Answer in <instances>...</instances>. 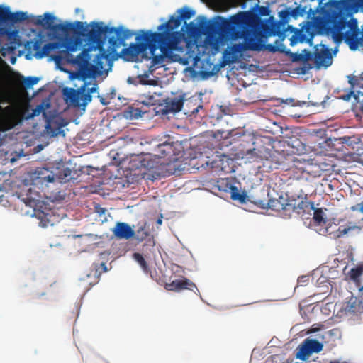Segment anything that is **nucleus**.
Listing matches in <instances>:
<instances>
[{
    "mask_svg": "<svg viewBox=\"0 0 363 363\" xmlns=\"http://www.w3.org/2000/svg\"><path fill=\"white\" fill-rule=\"evenodd\" d=\"M48 30L65 35L63 40L65 50L52 56L57 62L65 60L77 65L83 79L95 77L104 68L102 60H108L110 55L116 54L117 49L125 46V40L133 35V32L123 26L109 27L104 22H91V28L84 23H62L55 24L56 18L45 13Z\"/></svg>",
    "mask_w": 363,
    "mask_h": 363,
    "instance_id": "nucleus-1",
    "label": "nucleus"
},
{
    "mask_svg": "<svg viewBox=\"0 0 363 363\" xmlns=\"http://www.w3.org/2000/svg\"><path fill=\"white\" fill-rule=\"evenodd\" d=\"M347 25V21L345 16L333 12L327 13L323 17L317 18L314 24L311 21H306L300 29L288 26L287 30L294 32L289 39L290 45L294 46L298 43H307L311 46L313 38L315 35V26L320 33L331 35L335 43H341L345 37L342 30L345 28Z\"/></svg>",
    "mask_w": 363,
    "mask_h": 363,
    "instance_id": "nucleus-2",
    "label": "nucleus"
},
{
    "mask_svg": "<svg viewBox=\"0 0 363 363\" xmlns=\"http://www.w3.org/2000/svg\"><path fill=\"white\" fill-rule=\"evenodd\" d=\"M206 30L209 35L218 36L221 41L243 39L242 43L229 46L237 57L245 50H255L258 48L256 40L258 35L242 26H237L230 17L227 19L218 16L207 26Z\"/></svg>",
    "mask_w": 363,
    "mask_h": 363,
    "instance_id": "nucleus-3",
    "label": "nucleus"
},
{
    "mask_svg": "<svg viewBox=\"0 0 363 363\" xmlns=\"http://www.w3.org/2000/svg\"><path fill=\"white\" fill-rule=\"evenodd\" d=\"M182 21L179 16H172L169 21L157 27L159 32H152L153 40L163 53H168L178 49L181 40V33L174 31L181 25Z\"/></svg>",
    "mask_w": 363,
    "mask_h": 363,
    "instance_id": "nucleus-4",
    "label": "nucleus"
},
{
    "mask_svg": "<svg viewBox=\"0 0 363 363\" xmlns=\"http://www.w3.org/2000/svg\"><path fill=\"white\" fill-rule=\"evenodd\" d=\"M270 12L268 6H257L255 11H240L230 18L237 26H242L259 36L262 35L263 26L269 21V18L262 20L261 17L269 16Z\"/></svg>",
    "mask_w": 363,
    "mask_h": 363,
    "instance_id": "nucleus-5",
    "label": "nucleus"
},
{
    "mask_svg": "<svg viewBox=\"0 0 363 363\" xmlns=\"http://www.w3.org/2000/svg\"><path fill=\"white\" fill-rule=\"evenodd\" d=\"M90 83L84 82L80 87H65L62 89V95L66 103L76 108H82L85 110L86 106L92 100V94L98 93V84L94 83L91 87H89Z\"/></svg>",
    "mask_w": 363,
    "mask_h": 363,
    "instance_id": "nucleus-6",
    "label": "nucleus"
},
{
    "mask_svg": "<svg viewBox=\"0 0 363 363\" xmlns=\"http://www.w3.org/2000/svg\"><path fill=\"white\" fill-rule=\"evenodd\" d=\"M136 43H131L128 48H123L121 54L124 59L132 60L139 54L145 52L147 50L150 52L160 49L155 40L151 35V30H141L135 38Z\"/></svg>",
    "mask_w": 363,
    "mask_h": 363,
    "instance_id": "nucleus-7",
    "label": "nucleus"
},
{
    "mask_svg": "<svg viewBox=\"0 0 363 363\" xmlns=\"http://www.w3.org/2000/svg\"><path fill=\"white\" fill-rule=\"evenodd\" d=\"M28 16L26 12H11L9 6L0 5V36L7 35L9 37L16 35L17 31H9L4 26L13 25L14 23L27 20Z\"/></svg>",
    "mask_w": 363,
    "mask_h": 363,
    "instance_id": "nucleus-8",
    "label": "nucleus"
},
{
    "mask_svg": "<svg viewBox=\"0 0 363 363\" xmlns=\"http://www.w3.org/2000/svg\"><path fill=\"white\" fill-rule=\"evenodd\" d=\"M0 131L11 130L22 121V113L16 106H0Z\"/></svg>",
    "mask_w": 363,
    "mask_h": 363,
    "instance_id": "nucleus-9",
    "label": "nucleus"
},
{
    "mask_svg": "<svg viewBox=\"0 0 363 363\" xmlns=\"http://www.w3.org/2000/svg\"><path fill=\"white\" fill-rule=\"evenodd\" d=\"M242 145H239L238 152L233 154L235 159H244L247 162L256 163L257 164L259 161H262V157H264L266 155V147H261L259 148H252L244 150L240 148Z\"/></svg>",
    "mask_w": 363,
    "mask_h": 363,
    "instance_id": "nucleus-10",
    "label": "nucleus"
},
{
    "mask_svg": "<svg viewBox=\"0 0 363 363\" xmlns=\"http://www.w3.org/2000/svg\"><path fill=\"white\" fill-rule=\"evenodd\" d=\"M313 59L318 67H328L331 65L333 59L332 55L328 48L323 45L319 44L314 47L313 53Z\"/></svg>",
    "mask_w": 363,
    "mask_h": 363,
    "instance_id": "nucleus-11",
    "label": "nucleus"
},
{
    "mask_svg": "<svg viewBox=\"0 0 363 363\" xmlns=\"http://www.w3.org/2000/svg\"><path fill=\"white\" fill-rule=\"evenodd\" d=\"M323 345L317 340L306 339L301 345L297 357L304 360L306 357L313 352H319L323 350Z\"/></svg>",
    "mask_w": 363,
    "mask_h": 363,
    "instance_id": "nucleus-12",
    "label": "nucleus"
},
{
    "mask_svg": "<svg viewBox=\"0 0 363 363\" xmlns=\"http://www.w3.org/2000/svg\"><path fill=\"white\" fill-rule=\"evenodd\" d=\"M269 21L267 23V26H263L264 29H262V34L283 37L286 31L285 24L280 21H274L273 16H269Z\"/></svg>",
    "mask_w": 363,
    "mask_h": 363,
    "instance_id": "nucleus-13",
    "label": "nucleus"
},
{
    "mask_svg": "<svg viewBox=\"0 0 363 363\" xmlns=\"http://www.w3.org/2000/svg\"><path fill=\"white\" fill-rule=\"evenodd\" d=\"M165 289L172 291H181L182 290L198 291L196 284L187 278L183 277L182 279H176L170 283H166Z\"/></svg>",
    "mask_w": 363,
    "mask_h": 363,
    "instance_id": "nucleus-14",
    "label": "nucleus"
},
{
    "mask_svg": "<svg viewBox=\"0 0 363 363\" xmlns=\"http://www.w3.org/2000/svg\"><path fill=\"white\" fill-rule=\"evenodd\" d=\"M279 164L274 159L271 152L266 148V155H264V157H262V161L259 162L256 168L261 173L269 172L274 169H277Z\"/></svg>",
    "mask_w": 363,
    "mask_h": 363,
    "instance_id": "nucleus-15",
    "label": "nucleus"
},
{
    "mask_svg": "<svg viewBox=\"0 0 363 363\" xmlns=\"http://www.w3.org/2000/svg\"><path fill=\"white\" fill-rule=\"evenodd\" d=\"M113 235L118 239L129 240L135 235V231L125 223L118 222L112 230Z\"/></svg>",
    "mask_w": 363,
    "mask_h": 363,
    "instance_id": "nucleus-16",
    "label": "nucleus"
},
{
    "mask_svg": "<svg viewBox=\"0 0 363 363\" xmlns=\"http://www.w3.org/2000/svg\"><path fill=\"white\" fill-rule=\"evenodd\" d=\"M359 33V29L357 28L352 33H347L345 36V42L349 45L352 50H356L359 45L363 44V33L359 38H358Z\"/></svg>",
    "mask_w": 363,
    "mask_h": 363,
    "instance_id": "nucleus-17",
    "label": "nucleus"
},
{
    "mask_svg": "<svg viewBox=\"0 0 363 363\" xmlns=\"http://www.w3.org/2000/svg\"><path fill=\"white\" fill-rule=\"evenodd\" d=\"M284 201L281 215L285 218H291L294 213L298 215V201L296 199H289Z\"/></svg>",
    "mask_w": 363,
    "mask_h": 363,
    "instance_id": "nucleus-18",
    "label": "nucleus"
},
{
    "mask_svg": "<svg viewBox=\"0 0 363 363\" xmlns=\"http://www.w3.org/2000/svg\"><path fill=\"white\" fill-rule=\"evenodd\" d=\"M184 104L182 98H174L172 99H167L165 103L164 112L168 113H177L182 110Z\"/></svg>",
    "mask_w": 363,
    "mask_h": 363,
    "instance_id": "nucleus-19",
    "label": "nucleus"
},
{
    "mask_svg": "<svg viewBox=\"0 0 363 363\" xmlns=\"http://www.w3.org/2000/svg\"><path fill=\"white\" fill-rule=\"evenodd\" d=\"M335 157L332 155H325L324 157L317 160L320 168L324 173H330L334 171L335 164Z\"/></svg>",
    "mask_w": 363,
    "mask_h": 363,
    "instance_id": "nucleus-20",
    "label": "nucleus"
},
{
    "mask_svg": "<svg viewBox=\"0 0 363 363\" xmlns=\"http://www.w3.org/2000/svg\"><path fill=\"white\" fill-rule=\"evenodd\" d=\"M174 153L173 144L164 142L159 144L155 149L154 155L158 158H164Z\"/></svg>",
    "mask_w": 363,
    "mask_h": 363,
    "instance_id": "nucleus-21",
    "label": "nucleus"
},
{
    "mask_svg": "<svg viewBox=\"0 0 363 363\" xmlns=\"http://www.w3.org/2000/svg\"><path fill=\"white\" fill-rule=\"evenodd\" d=\"M41 196L38 192L33 191L30 188L28 190L26 197L22 199L23 201L27 206L35 208L40 203Z\"/></svg>",
    "mask_w": 363,
    "mask_h": 363,
    "instance_id": "nucleus-22",
    "label": "nucleus"
},
{
    "mask_svg": "<svg viewBox=\"0 0 363 363\" xmlns=\"http://www.w3.org/2000/svg\"><path fill=\"white\" fill-rule=\"evenodd\" d=\"M61 48H64L63 43H60L58 42L48 43L44 45L40 52H35L34 54L36 58L40 59L45 56H48L49 53L55 50H59Z\"/></svg>",
    "mask_w": 363,
    "mask_h": 363,
    "instance_id": "nucleus-23",
    "label": "nucleus"
},
{
    "mask_svg": "<svg viewBox=\"0 0 363 363\" xmlns=\"http://www.w3.org/2000/svg\"><path fill=\"white\" fill-rule=\"evenodd\" d=\"M149 74L147 72L143 74H139L136 78L129 77L128 82L129 84H140L143 85H155L156 81L153 79H149Z\"/></svg>",
    "mask_w": 363,
    "mask_h": 363,
    "instance_id": "nucleus-24",
    "label": "nucleus"
},
{
    "mask_svg": "<svg viewBox=\"0 0 363 363\" xmlns=\"http://www.w3.org/2000/svg\"><path fill=\"white\" fill-rule=\"evenodd\" d=\"M314 203L308 201H298V215H303L304 213H311L314 210Z\"/></svg>",
    "mask_w": 363,
    "mask_h": 363,
    "instance_id": "nucleus-25",
    "label": "nucleus"
},
{
    "mask_svg": "<svg viewBox=\"0 0 363 363\" xmlns=\"http://www.w3.org/2000/svg\"><path fill=\"white\" fill-rule=\"evenodd\" d=\"M305 172L313 177H319L324 173L317 160L306 167Z\"/></svg>",
    "mask_w": 363,
    "mask_h": 363,
    "instance_id": "nucleus-26",
    "label": "nucleus"
},
{
    "mask_svg": "<svg viewBox=\"0 0 363 363\" xmlns=\"http://www.w3.org/2000/svg\"><path fill=\"white\" fill-rule=\"evenodd\" d=\"M39 81V78L36 77H28L25 78L23 76L18 74L16 83V84H23L26 87L30 88L34 84H36Z\"/></svg>",
    "mask_w": 363,
    "mask_h": 363,
    "instance_id": "nucleus-27",
    "label": "nucleus"
},
{
    "mask_svg": "<svg viewBox=\"0 0 363 363\" xmlns=\"http://www.w3.org/2000/svg\"><path fill=\"white\" fill-rule=\"evenodd\" d=\"M160 52L159 54H155V51L154 50L152 52L150 51V58L152 59L151 64L152 66L160 67H162L163 65V62L164 61V55L167 53H163L160 49H159Z\"/></svg>",
    "mask_w": 363,
    "mask_h": 363,
    "instance_id": "nucleus-28",
    "label": "nucleus"
},
{
    "mask_svg": "<svg viewBox=\"0 0 363 363\" xmlns=\"http://www.w3.org/2000/svg\"><path fill=\"white\" fill-rule=\"evenodd\" d=\"M223 60L222 65L225 66L227 65H230L233 63L237 60V55H234L232 50L228 46L223 53Z\"/></svg>",
    "mask_w": 363,
    "mask_h": 363,
    "instance_id": "nucleus-29",
    "label": "nucleus"
},
{
    "mask_svg": "<svg viewBox=\"0 0 363 363\" xmlns=\"http://www.w3.org/2000/svg\"><path fill=\"white\" fill-rule=\"evenodd\" d=\"M294 61L308 62L313 60V53L304 49L301 53H296L294 56Z\"/></svg>",
    "mask_w": 363,
    "mask_h": 363,
    "instance_id": "nucleus-30",
    "label": "nucleus"
},
{
    "mask_svg": "<svg viewBox=\"0 0 363 363\" xmlns=\"http://www.w3.org/2000/svg\"><path fill=\"white\" fill-rule=\"evenodd\" d=\"M312 211L313 212V219L315 224L320 225L326 223V220L324 218V213L321 208L315 209L314 208V210Z\"/></svg>",
    "mask_w": 363,
    "mask_h": 363,
    "instance_id": "nucleus-31",
    "label": "nucleus"
},
{
    "mask_svg": "<svg viewBox=\"0 0 363 363\" xmlns=\"http://www.w3.org/2000/svg\"><path fill=\"white\" fill-rule=\"evenodd\" d=\"M149 236V232L145 228V226L140 227L135 232L133 238L138 242H143Z\"/></svg>",
    "mask_w": 363,
    "mask_h": 363,
    "instance_id": "nucleus-32",
    "label": "nucleus"
},
{
    "mask_svg": "<svg viewBox=\"0 0 363 363\" xmlns=\"http://www.w3.org/2000/svg\"><path fill=\"white\" fill-rule=\"evenodd\" d=\"M229 189L230 190L231 199L235 201H239L240 202H244L245 200V194H240L238 191V189L236 186L233 185H230Z\"/></svg>",
    "mask_w": 363,
    "mask_h": 363,
    "instance_id": "nucleus-33",
    "label": "nucleus"
},
{
    "mask_svg": "<svg viewBox=\"0 0 363 363\" xmlns=\"http://www.w3.org/2000/svg\"><path fill=\"white\" fill-rule=\"evenodd\" d=\"M284 203V202L278 199H269L267 205L268 208L281 213Z\"/></svg>",
    "mask_w": 363,
    "mask_h": 363,
    "instance_id": "nucleus-34",
    "label": "nucleus"
},
{
    "mask_svg": "<svg viewBox=\"0 0 363 363\" xmlns=\"http://www.w3.org/2000/svg\"><path fill=\"white\" fill-rule=\"evenodd\" d=\"M133 257L145 272H148V265L141 254L135 252Z\"/></svg>",
    "mask_w": 363,
    "mask_h": 363,
    "instance_id": "nucleus-35",
    "label": "nucleus"
},
{
    "mask_svg": "<svg viewBox=\"0 0 363 363\" xmlns=\"http://www.w3.org/2000/svg\"><path fill=\"white\" fill-rule=\"evenodd\" d=\"M179 12L180 13L179 18H180L181 21L190 19L195 14L193 10L188 8L181 9L179 10Z\"/></svg>",
    "mask_w": 363,
    "mask_h": 363,
    "instance_id": "nucleus-36",
    "label": "nucleus"
},
{
    "mask_svg": "<svg viewBox=\"0 0 363 363\" xmlns=\"http://www.w3.org/2000/svg\"><path fill=\"white\" fill-rule=\"evenodd\" d=\"M94 274V275L96 277V279H98L101 274L102 272H107V267L106 263L102 262L99 265L98 264H93Z\"/></svg>",
    "mask_w": 363,
    "mask_h": 363,
    "instance_id": "nucleus-37",
    "label": "nucleus"
},
{
    "mask_svg": "<svg viewBox=\"0 0 363 363\" xmlns=\"http://www.w3.org/2000/svg\"><path fill=\"white\" fill-rule=\"evenodd\" d=\"M42 41L40 39H37L34 41H30L28 43V46L29 50H33L35 52H40L42 50Z\"/></svg>",
    "mask_w": 363,
    "mask_h": 363,
    "instance_id": "nucleus-38",
    "label": "nucleus"
},
{
    "mask_svg": "<svg viewBox=\"0 0 363 363\" xmlns=\"http://www.w3.org/2000/svg\"><path fill=\"white\" fill-rule=\"evenodd\" d=\"M31 22H33L36 26H41L48 29L47 19L45 18V16L43 17L42 16L33 17Z\"/></svg>",
    "mask_w": 363,
    "mask_h": 363,
    "instance_id": "nucleus-39",
    "label": "nucleus"
},
{
    "mask_svg": "<svg viewBox=\"0 0 363 363\" xmlns=\"http://www.w3.org/2000/svg\"><path fill=\"white\" fill-rule=\"evenodd\" d=\"M347 78H348V82L350 84V90L354 91L356 87L361 86L359 79H358L357 77L353 76V75H349V76H347Z\"/></svg>",
    "mask_w": 363,
    "mask_h": 363,
    "instance_id": "nucleus-40",
    "label": "nucleus"
},
{
    "mask_svg": "<svg viewBox=\"0 0 363 363\" xmlns=\"http://www.w3.org/2000/svg\"><path fill=\"white\" fill-rule=\"evenodd\" d=\"M354 99L359 104V108L363 113V91H356Z\"/></svg>",
    "mask_w": 363,
    "mask_h": 363,
    "instance_id": "nucleus-41",
    "label": "nucleus"
},
{
    "mask_svg": "<svg viewBox=\"0 0 363 363\" xmlns=\"http://www.w3.org/2000/svg\"><path fill=\"white\" fill-rule=\"evenodd\" d=\"M44 174H46L44 183L52 182L55 180V177L52 172L50 171L48 168H44Z\"/></svg>",
    "mask_w": 363,
    "mask_h": 363,
    "instance_id": "nucleus-42",
    "label": "nucleus"
},
{
    "mask_svg": "<svg viewBox=\"0 0 363 363\" xmlns=\"http://www.w3.org/2000/svg\"><path fill=\"white\" fill-rule=\"evenodd\" d=\"M44 110L43 106L42 104L38 105L35 108L32 110V113L28 117V118H33L34 116L40 115L41 112Z\"/></svg>",
    "mask_w": 363,
    "mask_h": 363,
    "instance_id": "nucleus-43",
    "label": "nucleus"
},
{
    "mask_svg": "<svg viewBox=\"0 0 363 363\" xmlns=\"http://www.w3.org/2000/svg\"><path fill=\"white\" fill-rule=\"evenodd\" d=\"M362 272V269L361 268H353L350 271V277L353 279H356L359 278Z\"/></svg>",
    "mask_w": 363,
    "mask_h": 363,
    "instance_id": "nucleus-44",
    "label": "nucleus"
},
{
    "mask_svg": "<svg viewBox=\"0 0 363 363\" xmlns=\"http://www.w3.org/2000/svg\"><path fill=\"white\" fill-rule=\"evenodd\" d=\"M355 94H356V91L350 90L347 94L341 95L340 96V99H342L343 101H347L351 99L352 96H353L354 98Z\"/></svg>",
    "mask_w": 363,
    "mask_h": 363,
    "instance_id": "nucleus-45",
    "label": "nucleus"
},
{
    "mask_svg": "<svg viewBox=\"0 0 363 363\" xmlns=\"http://www.w3.org/2000/svg\"><path fill=\"white\" fill-rule=\"evenodd\" d=\"M46 129L49 133H50L52 135L55 136L57 135L60 133V127H57L55 129H53L50 124H48L46 125Z\"/></svg>",
    "mask_w": 363,
    "mask_h": 363,
    "instance_id": "nucleus-46",
    "label": "nucleus"
},
{
    "mask_svg": "<svg viewBox=\"0 0 363 363\" xmlns=\"http://www.w3.org/2000/svg\"><path fill=\"white\" fill-rule=\"evenodd\" d=\"M46 174H44V168L40 169L38 171V177L37 179L38 182L41 184L44 183L45 179Z\"/></svg>",
    "mask_w": 363,
    "mask_h": 363,
    "instance_id": "nucleus-47",
    "label": "nucleus"
},
{
    "mask_svg": "<svg viewBox=\"0 0 363 363\" xmlns=\"http://www.w3.org/2000/svg\"><path fill=\"white\" fill-rule=\"evenodd\" d=\"M350 210L352 211H359L360 213H363V202H361L359 203H357V205L351 206Z\"/></svg>",
    "mask_w": 363,
    "mask_h": 363,
    "instance_id": "nucleus-48",
    "label": "nucleus"
},
{
    "mask_svg": "<svg viewBox=\"0 0 363 363\" xmlns=\"http://www.w3.org/2000/svg\"><path fill=\"white\" fill-rule=\"evenodd\" d=\"M351 230V228H342L340 227L337 230L338 237L342 236L345 234H347L350 230Z\"/></svg>",
    "mask_w": 363,
    "mask_h": 363,
    "instance_id": "nucleus-49",
    "label": "nucleus"
},
{
    "mask_svg": "<svg viewBox=\"0 0 363 363\" xmlns=\"http://www.w3.org/2000/svg\"><path fill=\"white\" fill-rule=\"evenodd\" d=\"M145 160H146L145 159L143 161H141L140 166L141 167H144L145 168H148V169L153 168V166L151 164H150L148 162L147 163H145Z\"/></svg>",
    "mask_w": 363,
    "mask_h": 363,
    "instance_id": "nucleus-50",
    "label": "nucleus"
},
{
    "mask_svg": "<svg viewBox=\"0 0 363 363\" xmlns=\"http://www.w3.org/2000/svg\"><path fill=\"white\" fill-rule=\"evenodd\" d=\"M281 103H284V104H291L292 106L295 105L294 99H292V98L287 99L285 101L282 99L281 100Z\"/></svg>",
    "mask_w": 363,
    "mask_h": 363,
    "instance_id": "nucleus-51",
    "label": "nucleus"
},
{
    "mask_svg": "<svg viewBox=\"0 0 363 363\" xmlns=\"http://www.w3.org/2000/svg\"><path fill=\"white\" fill-rule=\"evenodd\" d=\"M98 98L99 99L100 102H101V104H103V105H107L108 104V102L106 101V100L103 96H101L98 95Z\"/></svg>",
    "mask_w": 363,
    "mask_h": 363,
    "instance_id": "nucleus-52",
    "label": "nucleus"
},
{
    "mask_svg": "<svg viewBox=\"0 0 363 363\" xmlns=\"http://www.w3.org/2000/svg\"><path fill=\"white\" fill-rule=\"evenodd\" d=\"M291 15H292V16H294V18H296V17L299 15V11H298V9H294V10L291 11Z\"/></svg>",
    "mask_w": 363,
    "mask_h": 363,
    "instance_id": "nucleus-53",
    "label": "nucleus"
},
{
    "mask_svg": "<svg viewBox=\"0 0 363 363\" xmlns=\"http://www.w3.org/2000/svg\"><path fill=\"white\" fill-rule=\"evenodd\" d=\"M359 296L361 298V302L363 303V286L359 290Z\"/></svg>",
    "mask_w": 363,
    "mask_h": 363,
    "instance_id": "nucleus-54",
    "label": "nucleus"
},
{
    "mask_svg": "<svg viewBox=\"0 0 363 363\" xmlns=\"http://www.w3.org/2000/svg\"><path fill=\"white\" fill-rule=\"evenodd\" d=\"M270 48L269 50L272 52H276L277 50V48L274 45H269Z\"/></svg>",
    "mask_w": 363,
    "mask_h": 363,
    "instance_id": "nucleus-55",
    "label": "nucleus"
},
{
    "mask_svg": "<svg viewBox=\"0 0 363 363\" xmlns=\"http://www.w3.org/2000/svg\"><path fill=\"white\" fill-rule=\"evenodd\" d=\"M201 107L200 106L196 107V108H194L192 111H191V113L192 114H194V113H196L199 111V108Z\"/></svg>",
    "mask_w": 363,
    "mask_h": 363,
    "instance_id": "nucleus-56",
    "label": "nucleus"
},
{
    "mask_svg": "<svg viewBox=\"0 0 363 363\" xmlns=\"http://www.w3.org/2000/svg\"><path fill=\"white\" fill-rule=\"evenodd\" d=\"M352 138L350 137H348L347 138H346L345 137L343 138V140L346 142V143H348V140H350Z\"/></svg>",
    "mask_w": 363,
    "mask_h": 363,
    "instance_id": "nucleus-57",
    "label": "nucleus"
},
{
    "mask_svg": "<svg viewBox=\"0 0 363 363\" xmlns=\"http://www.w3.org/2000/svg\"><path fill=\"white\" fill-rule=\"evenodd\" d=\"M330 363H347V362H340L339 361L335 360V361H331Z\"/></svg>",
    "mask_w": 363,
    "mask_h": 363,
    "instance_id": "nucleus-58",
    "label": "nucleus"
},
{
    "mask_svg": "<svg viewBox=\"0 0 363 363\" xmlns=\"http://www.w3.org/2000/svg\"><path fill=\"white\" fill-rule=\"evenodd\" d=\"M352 23H354V24L357 27V20L356 19H352Z\"/></svg>",
    "mask_w": 363,
    "mask_h": 363,
    "instance_id": "nucleus-59",
    "label": "nucleus"
},
{
    "mask_svg": "<svg viewBox=\"0 0 363 363\" xmlns=\"http://www.w3.org/2000/svg\"><path fill=\"white\" fill-rule=\"evenodd\" d=\"M69 172V174L65 173V177H67L68 175H70V171L67 170Z\"/></svg>",
    "mask_w": 363,
    "mask_h": 363,
    "instance_id": "nucleus-60",
    "label": "nucleus"
},
{
    "mask_svg": "<svg viewBox=\"0 0 363 363\" xmlns=\"http://www.w3.org/2000/svg\"><path fill=\"white\" fill-rule=\"evenodd\" d=\"M157 223L158 224H161V223H162V219H158V220H157Z\"/></svg>",
    "mask_w": 363,
    "mask_h": 363,
    "instance_id": "nucleus-61",
    "label": "nucleus"
},
{
    "mask_svg": "<svg viewBox=\"0 0 363 363\" xmlns=\"http://www.w3.org/2000/svg\"><path fill=\"white\" fill-rule=\"evenodd\" d=\"M359 78L361 80H363V72L360 74Z\"/></svg>",
    "mask_w": 363,
    "mask_h": 363,
    "instance_id": "nucleus-62",
    "label": "nucleus"
},
{
    "mask_svg": "<svg viewBox=\"0 0 363 363\" xmlns=\"http://www.w3.org/2000/svg\"><path fill=\"white\" fill-rule=\"evenodd\" d=\"M305 277H301V279H298V283H299V282H301V279H304Z\"/></svg>",
    "mask_w": 363,
    "mask_h": 363,
    "instance_id": "nucleus-63",
    "label": "nucleus"
}]
</instances>
